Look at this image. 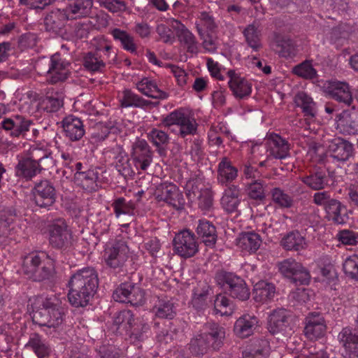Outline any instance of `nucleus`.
Wrapping results in <instances>:
<instances>
[{
  "instance_id": "nucleus-1",
  "label": "nucleus",
  "mask_w": 358,
  "mask_h": 358,
  "mask_svg": "<svg viewBox=\"0 0 358 358\" xmlns=\"http://www.w3.org/2000/svg\"><path fill=\"white\" fill-rule=\"evenodd\" d=\"M68 299L76 308L90 304L99 287L98 273L93 267H85L73 274L68 283Z\"/></svg>"
},
{
  "instance_id": "nucleus-2",
  "label": "nucleus",
  "mask_w": 358,
  "mask_h": 358,
  "mask_svg": "<svg viewBox=\"0 0 358 358\" xmlns=\"http://www.w3.org/2000/svg\"><path fill=\"white\" fill-rule=\"evenodd\" d=\"M62 302L55 295L41 299L40 306L33 311L32 321L40 327L55 328L64 320Z\"/></svg>"
},
{
  "instance_id": "nucleus-3",
  "label": "nucleus",
  "mask_w": 358,
  "mask_h": 358,
  "mask_svg": "<svg viewBox=\"0 0 358 358\" xmlns=\"http://www.w3.org/2000/svg\"><path fill=\"white\" fill-rule=\"evenodd\" d=\"M214 279L225 294L240 301H246L250 298L248 286L245 280L236 273L219 269L216 271Z\"/></svg>"
},
{
  "instance_id": "nucleus-4",
  "label": "nucleus",
  "mask_w": 358,
  "mask_h": 358,
  "mask_svg": "<svg viewBox=\"0 0 358 358\" xmlns=\"http://www.w3.org/2000/svg\"><path fill=\"white\" fill-rule=\"evenodd\" d=\"M0 124L1 128L13 138L22 137L31 141L39 134V131L34 127V121L21 115L5 117Z\"/></svg>"
},
{
  "instance_id": "nucleus-5",
  "label": "nucleus",
  "mask_w": 358,
  "mask_h": 358,
  "mask_svg": "<svg viewBox=\"0 0 358 358\" xmlns=\"http://www.w3.org/2000/svg\"><path fill=\"white\" fill-rule=\"evenodd\" d=\"M22 271L34 281L42 282L53 278L55 268L52 263L45 262L38 254L32 253L24 259Z\"/></svg>"
},
{
  "instance_id": "nucleus-6",
  "label": "nucleus",
  "mask_w": 358,
  "mask_h": 358,
  "mask_svg": "<svg viewBox=\"0 0 358 358\" xmlns=\"http://www.w3.org/2000/svg\"><path fill=\"white\" fill-rule=\"evenodd\" d=\"M48 235L49 244L55 249L66 250L73 244L72 231L63 219L56 220L48 225Z\"/></svg>"
},
{
  "instance_id": "nucleus-7",
  "label": "nucleus",
  "mask_w": 358,
  "mask_h": 358,
  "mask_svg": "<svg viewBox=\"0 0 358 358\" xmlns=\"http://www.w3.org/2000/svg\"><path fill=\"white\" fill-rule=\"evenodd\" d=\"M159 125L170 128L173 125L178 127L177 134L182 138L194 135L197 131V123L194 118L185 113L182 109L176 110L164 117Z\"/></svg>"
},
{
  "instance_id": "nucleus-8",
  "label": "nucleus",
  "mask_w": 358,
  "mask_h": 358,
  "mask_svg": "<svg viewBox=\"0 0 358 358\" xmlns=\"http://www.w3.org/2000/svg\"><path fill=\"white\" fill-rule=\"evenodd\" d=\"M31 194L34 204L47 210L55 205L57 198V192L54 182L48 179L36 182L31 189Z\"/></svg>"
},
{
  "instance_id": "nucleus-9",
  "label": "nucleus",
  "mask_w": 358,
  "mask_h": 358,
  "mask_svg": "<svg viewBox=\"0 0 358 358\" xmlns=\"http://www.w3.org/2000/svg\"><path fill=\"white\" fill-rule=\"evenodd\" d=\"M129 256V248L126 241L116 239L104 250L103 259L106 264L114 270L122 268Z\"/></svg>"
},
{
  "instance_id": "nucleus-10",
  "label": "nucleus",
  "mask_w": 358,
  "mask_h": 358,
  "mask_svg": "<svg viewBox=\"0 0 358 358\" xmlns=\"http://www.w3.org/2000/svg\"><path fill=\"white\" fill-rule=\"evenodd\" d=\"M175 252L185 259L194 257L199 252L196 235L188 229L176 234L173 241Z\"/></svg>"
},
{
  "instance_id": "nucleus-11",
  "label": "nucleus",
  "mask_w": 358,
  "mask_h": 358,
  "mask_svg": "<svg viewBox=\"0 0 358 358\" xmlns=\"http://www.w3.org/2000/svg\"><path fill=\"white\" fill-rule=\"evenodd\" d=\"M155 198L159 201H164L177 210L184 209L185 200L179 188L173 183L159 184L155 190Z\"/></svg>"
},
{
  "instance_id": "nucleus-12",
  "label": "nucleus",
  "mask_w": 358,
  "mask_h": 358,
  "mask_svg": "<svg viewBox=\"0 0 358 358\" xmlns=\"http://www.w3.org/2000/svg\"><path fill=\"white\" fill-rule=\"evenodd\" d=\"M322 90L324 93L331 99L347 106L353 102L352 92L349 84L345 81L331 79L326 81Z\"/></svg>"
},
{
  "instance_id": "nucleus-13",
  "label": "nucleus",
  "mask_w": 358,
  "mask_h": 358,
  "mask_svg": "<svg viewBox=\"0 0 358 358\" xmlns=\"http://www.w3.org/2000/svg\"><path fill=\"white\" fill-rule=\"evenodd\" d=\"M268 329L272 334L280 333L285 336H290L294 333L291 311L285 308L273 310L269 315Z\"/></svg>"
},
{
  "instance_id": "nucleus-14",
  "label": "nucleus",
  "mask_w": 358,
  "mask_h": 358,
  "mask_svg": "<svg viewBox=\"0 0 358 358\" xmlns=\"http://www.w3.org/2000/svg\"><path fill=\"white\" fill-rule=\"evenodd\" d=\"M279 270L285 277L296 285H307L310 282L308 271L301 263L293 259L284 260L280 264Z\"/></svg>"
},
{
  "instance_id": "nucleus-15",
  "label": "nucleus",
  "mask_w": 358,
  "mask_h": 358,
  "mask_svg": "<svg viewBox=\"0 0 358 358\" xmlns=\"http://www.w3.org/2000/svg\"><path fill=\"white\" fill-rule=\"evenodd\" d=\"M131 159L137 169L145 171L151 164L153 152L144 139H137L132 145Z\"/></svg>"
},
{
  "instance_id": "nucleus-16",
  "label": "nucleus",
  "mask_w": 358,
  "mask_h": 358,
  "mask_svg": "<svg viewBox=\"0 0 358 358\" xmlns=\"http://www.w3.org/2000/svg\"><path fill=\"white\" fill-rule=\"evenodd\" d=\"M327 324L320 313L310 312L305 318L304 334L310 340H317L326 333Z\"/></svg>"
},
{
  "instance_id": "nucleus-17",
  "label": "nucleus",
  "mask_w": 358,
  "mask_h": 358,
  "mask_svg": "<svg viewBox=\"0 0 358 358\" xmlns=\"http://www.w3.org/2000/svg\"><path fill=\"white\" fill-rule=\"evenodd\" d=\"M227 74L229 78V87L236 98L243 99L251 94L252 85L248 80L233 69L229 70Z\"/></svg>"
},
{
  "instance_id": "nucleus-18",
  "label": "nucleus",
  "mask_w": 358,
  "mask_h": 358,
  "mask_svg": "<svg viewBox=\"0 0 358 358\" xmlns=\"http://www.w3.org/2000/svg\"><path fill=\"white\" fill-rule=\"evenodd\" d=\"M71 18L64 8L52 10L44 18L45 31L55 34H62L66 23Z\"/></svg>"
},
{
  "instance_id": "nucleus-19",
  "label": "nucleus",
  "mask_w": 358,
  "mask_h": 358,
  "mask_svg": "<svg viewBox=\"0 0 358 358\" xmlns=\"http://www.w3.org/2000/svg\"><path fill=\"white\" fill-rule=\"evenodd\" d=\"M328 152L330 157L336 161L344 162L353 156L354 146L348 141L336 138L330 141Z\"/></svg>"
},
{
  "instance_id": "nucleus-20",
  "label": "nucleus",
  "mask_w": 358,
  "mask_h": 358,
  "mask_svg": "<svg viewBox=\"0 0 358 358\" xmlns=\"http://www.w3.org/2000/svg\"><path fill=\"white\" fill-rule=\"evenodd\" d=\"M266 141L269 152L268 157L282 159L289 156V144L286 139L277 134L269 133L266 135Z\"/></svg>"
},
{
  "instance_id": "nucleus-21",
  "label": "nucleus",
  "mask_w": 358,
  "mask_h": 358,
  "mask_svg": "<svg viewBox=\"0 0 358 358\" xmlns=\"http://www.w3.org/2000/svg\"><path fill=\"white\" fill-rule=\"evenodd\" d=\"M195 231L198 238L208 248H213L217 241V232L213 222L206 219L198 221Z\"/></svg>"
},
{
  "instance_id": "nucleus-22",
  "label": "nucleus",
  "mask_w": 358,
  "mask_h": 358,
  "mask_svg": "<svg viewBox=\"0 0 358 358\" xmlns=\"http://www.w3.org/2000/svg\"><path fill=\"white\" fill-rule=\"evenodd\" d=\"M259 322L258 317L255 315L244 314L235 322L234 332L241 338H248L257 329Z\"/></svg>"
},
{
  "instance_id": "nucleus-23",
  "label": "nucleus",
  "mask_w": 358,
  "mask_h": 358,
  "mask_svg": "<svg viewBox=\"0 0 358 358\" xmlns=\"http://www.w3.org/2000/svg\"><path fill=\"white\" fill-rule=\"evenodd\" d=\"M202 334L207 338L213 350H219L224 344L225 329L215 322H207L203 326Z\"/></svg>"
},
{
  "instance_id": "nucleus-24",
  "label": "nucleus",
  "mask_w": 358,
  "mask_h": 358,
  "mask_svg": "<svg viewBox=\"0 0 358 358\" xmlns=\"http://www.w3.org/2000/svg\"><path fill=\"white\" fill-rule=\"evenodd\" d=\"M337 127L340 131L344 134L355 135L358 134V111L355 110H345L339 115L337 120Z\"/></svg>"
},
{
  "instance_id": "nucleus-25",
  "label": "nucleus",
  "mask_w": 358,
  "mask_h": 358,
  "mask_svg": "<svg viewBox=\"0 0 358 358\" xmlns=\"http://www.w3.org/2000/svg\"><path fill=\"white\" fill-rule=\"evenodd\" d=\"M68 65L69 63L62 61L59 55H52L47 71L49 82L55 84L58 82L64 81L69 74Z\"/></svg>"
},
{
  "instance_id": "nucleus-26",
  "label": "nucleus",
  "mask_w": 358,
  "mask_h": 358,
  "mask_svg": "<svg viewBox=\"0 0 358 358\" xmlns=\"http://www.w3.org/2000/svg\"><path fill=\"white\" fill-rule=\"evenodd\" d=\"M100 171L101 169L94 167L89 169L84 172H78L74 174L76 182L83 189L92 192L98 189V182L100 181Z\"/></svg>"
},
{
  "instance_id": "nucleus-27",
  "label": "nucleus",
  "mask_w": 358,
  "mask_h": 358,
  "mask_svg": "<svg viewBox=\"0 0 358 358\" xmlns=\"http://www.w3.org/2000/svg\"><path fill=\"white\" fill-rule=\"evenodd\" d=\"M324 210L325 218L335 224H344L348 219L346 206L336 199L331 200Z\"/></svg>"
},
{
  "instance_id": "nucleus-28",
  "label": "nucleus",
  "mask_w": 358,
  "mask_h": 358,
  "mask_svg": "<svg viewBox=\"0 0 358 358\" xmlns=\"http://www.w3.org/2000/svg\"><path fill=\"white\" fill-rule=\"evenodd\" d=\"M62 127L66 136L72 141L80 140L85 134L83 122L73 115H69L63 120Z\"/></svg>"
},
{
  "instance_id": "nucleus-29",
  "label": "nucleus",
  "mask_w": 358,
  "mask_h": 358,
  "mask_svg": "<svg viewBox=\"0 0 358 358\" xmlns=\"http://www.w3.org/2000/svg\"><path fill=\"white\" fill-rule=\"evenodd\" d=\"M239 196L240 190L237 186L234 185L229 186L221 198V205L224 210L229 213L237 212L241 203Z\"/></svg>"
},
{
  "instance_id": "nucleus-30",
  "label": "nucleus",
  "mask_w": 358,
  "mask_h": 358,
  "mask_svg": "<svg viewBox=\"0 0 358 358\" xmlns=\"http://www.w3.org/2000/svg\"><path fill=\"white\" fill-rule=\"evenodd\" d=\"M15 174L20 178L31 180L38 174L36 162L28 156L21 157L15 166Z\"/></svg>"
},
{
  "instance_id": "nucleus-31",
  "label": "nucleus",
  "mask_w": 358,
  "mask_h": 358,
  "mask_svg": "<svg viewBox=\"0 0 358 358\" xmlns=\"http://www.w3.org/2000/svg\"><path fill=\"white\" fill-rule=\"evenodd\" d=\"M137 89L144 95L156 99H166L169 94L161 90L156 82L150 80L148 78H143L136 83Z\"/></svg>"
},
{
  "instance_id": "nucleus-32",
  "label": "nucleus",
  "mask_w": 358,
  "mask_h": 358,
  "mask_svg": "<svg viewBox=\"0 0 358 358\" xmlns=\"http://www.w3.org/2000/svg\"><path fill=\"white\" fill-rule=\"evenodd\" d=\"M178 24L176 36L178 41L187 48V51L196 55L199 52L198 42L194 35L182 24L176 21Z\"/></svg>"
},
{
  "instance_id": "nucleus-33",
  "label": "nucleus",
  "mask_w": 358,
  "mask_h": 358,
  "mask_svg": "<svg viewBox=\"0 0 358 358\" xmlns=\"http://www.w3.org/2000/svg\"><path fill=\"white\" fill-rule=\"evenodd\" d=\"M152 312L158 318L172 320L176 315L177 309L171 300L158 298L152 308Z\"/></svg>"
},
{
  "instance_id": "nucleus-34",
  "label": "nucleus",
  "mask_w": 358,
  "mask_h": 358,
  "mask_svg": "<svg viewBox=\"0 0 358 358\" xmlns=\"http://www.w3.org/2000/svg\"><path fill=\"white\" fill-rule=\"evenodd\" d=\"M286 250L300 251L307 248V242L299 231H292L286 234L280 241Z\"/></svg>"
},
{
  "instance_id": "nucleus-35",
  "label": "nucleus",
  "mask_w": 358,
  "mask_h": 358,
  "mask_svg": "<svg viewBox=\"0 0 358 358\" xmlns=\"http://www.w3.org/2000/svg\"><path fill=\"white\" fill-rule=\"evenodd\" d=\"M93 6V0H71L64 8L71 20L88 15Z\"/></svg>"
},
{
  "instance_id": "nucleus-36",
  "label": "nucleus",
  "mask_w": 358,
  "mask_h": 358,
  "mask_svg": "<svg viewBox=\"0 0 358 358\" xmlns=\"http://www.w3.org/2000/svg\"><path fill=\"white\" fill-rule=\"evenodd\" d=\"M339 343L344 348L343 354L358 352V334L350 328H343L338 335Z\"/></svg>"
},
{
  "instance_id": "nucleus-37",
  "label": "nucleus",
  "mask_w": 358,
  "mask_h": 358,
  "mask_svg": "<svg viewBox=\"0 0 358 358\" xmlns=\"http://www.w3.org/2000/svg\"><path fill=\"white\" fill-rule=\"evenodd\" d=\"M212 294L210 287L206 283H203L193 289L191 303L193 308L197 310H204L208 306V299Z\"/></svg>"
},
{
  "instance_id": "nucleus-38",
  "label": "nucleus",
  "mask_w": 358,
  "mask_h": 358,
  "mask_svg": "<svg viewBox=\"0 0 358 358\" xmlns=\"http://www.w3.org/2000/svg\"><path fill=\"white\" fill-rule=\"evenodd\" d=\"M275 293V287L266 280L257 282L253 288V299L257 302L264 303L271 300Z\"/></svg>"
},
{
  "instance_id": "nucleus-39",
  "label": "nucleus",
  "mask_w": 358,
  "mask_h": 358,
  "mask_svg": "<svg viewBox=\"0 0 358 358\" xmlns=\"http://www.w3.org/2000/svg\"><path fill=\"white\" fill-rule=\"evenodd\" d=\"M261 243L260 236L254 231L241 233L236 239L237 246L250 252H255L259 248Z\"/></svg>"
},
{
  "instance_id": "nucleus-40",
  "label": "nucleus",
  "mask_w": 358,
  "mask_h": 358,
  "mask_svg": "<svg viewBox=\"0 0 358 358\" xmlns=\"http://www.w3.org/2000/svg\"><path fill=\"white\" fill-rule=\"evenodd\" d=\"M148 139L156 148L160 156L166 155V148L169 143V134L157 128H152L148 134Z\"/></svg>"
},
{
  "instance_id": "nucleus-41",
  "label": "nucleus",
  "mask_w": 358,
  "mask_h": 358,
  "mask_svg": "<svg viewBox=\"0 0 358 358\" xmlns=\"http://www.w3.org/2000/svg\"><path fill=\"white\" fill-rule=\"evenodd\" d=\"M271 45L272 50L281 57L291 58L295 55V47L288 38L276 36Z\"/></svg>"
},
{
  "instance_id": "nucleus-42",
  "label": "nucleus",
  "mask_w": 358,
  "mask_h": 358,
  "mask_svg": "<svg viewBox=\"0 0 358 358\" xmlns=\"http://www.w3.org/2000/svg\"><path fill=\"white\" fill-rule=\"evenodd\" d=\"M149 329V325L143 320L137 318L126 331V339L136 344L144 340V334Z\"/></svg>"
},
{
  "instance_id": "nucleus-43",
  "label": "nucleus",
  "mask_w": 358,
  "mask_h": 358,
  "mask_svg": "<svg viewBox=\"0 0 358 358\" xmlns=\"http://www.w3.org/2000/svg\"><path fill=\"white\" fill-rule=\"evenodd\" d=\"M114 40L119 42L122 48L132 54L138 55L137 46L134 38L127 31L119 28H114L110 31Z\"/></svg>"
},
{
  "instance_id": "nucleus-44",
  "label": "nucleus",
  "mask_w": 358,
  "mask_h": 358,
  "mask_svg": "<svg viewBox=\"0 0 358 358\" xmlns=\"http://www.w3.org/2000/svg\"><path fill=\"white\" fill-rule=\"evenodd\" d=\"M120 102L121 106L123 108H146L150 105L156 106L159 103L158 102L153 103L150 101L145 100L141 96L134 94L131 90H124L123 91V96Z\"/></svg>"
},
{
  "instance_id": "nucleus-45",
  "label": "nucleus",
  "mask_w": 358,
  "mask_h": 358,
  "mask_svg": "<svg viewBox=\"0 0 358 358\" xmlns=\"http://www.w3.org/2000/svg\"><path fill=\"white\" fill-rule=\"evenodd\" d=\"M25 348L33 350L38 358H44L48 356L50 353V348L47 343L41 335L35 332L30 334Z\"/></svg>"
},
{
  "instance_id": "nucleus-46",
  "label": "nucleus",
  "mask_w": 358,
  "mask_h": 358,
  "mask_svg": "<svg viewBox=\"0 0 358 358\" xmlns=\"http://www.w3.org/2000/svg\"><path fill=\"white\" fill-rule=\"evenodd\" d=\"M245 42L253 51H258L262 46L261 43V32L259 30V24L254 22L248 24L243 31Z\"/></svg>"
},
{
  "instance_id": "nucleus-47",
  "label": "nucleus",
  "mask_w": 358,
  "mask_h": 358,
  "mask_svg": "<svg viewBox=\"0 0 358 358\" xmlns=\"http://www.w3.org/2000/svg\"><path fill=\"white\" fill-rule=\"evenodd\" d=\"M238 175V170L233 166L227 157H223L218 164L217 179L221 183H227L235 180Z\"/></svg>"
},
{
  "instance_id": "nucleus-48",
  "label": "nucleus",
  "mask_w": 358,
  "mask_h": 358,
  "mask_svg": "<svg viewBox=\"0 0 358 358\" xmlns=\"http://www.w3.org/2000/svg\"><path fill=\"white\" fill-rule=\"evenodd\" d=\"M301 180L313 190H321L327 186L326 172L320 169L301 177Z\"/></svg>"
},
{
  "instance_id": "nucleus-49",
  "label": "nucleus",
  "mask_w": 358,
  "mask_h": 358,
  "mask_svg": "<svg viewBox=\"0 0 358 358\" xmlns=\"http://www.w3.org/2000/svg\"><path fill=\"white\" fill-rule=\"evenodd\" d=\"M195 25L200 38H203V33H206L203 28L207 33H214L217 28L213 16L206 11L200 13Z\"/></svg>"
},
{
  "instance_id": "nucleus-50",
  "label": "nucleus",
  "mask_w": 358,
  "mask_h": 358,
  "mask_svg": "<svg viewBox=\"0 0 358 358\" xmlns=\"http://www.w3.org/2000/svg\"><path fill=\"white\" fill-rule=\"evenodd\" d=\"M294 103L300 107L304 116L313 117L315 115V103L305 92H299L294 96Z\"/></svg>"
},
{
  "instance_id": "nucleus-51",
  "label": "nucleus",
  "mask_w": 358,
  "mask_h": 358,
  "mask_svg": "<svg viewBox=\"0 0 358 358\" xmlns=\"http://www.w3.org/2000/svg\"><path fill=\"white\" fill-rule=\"evenodd\" d=\"M120 131L116 124L112 122H108L105 124L102 122H99L96 124L94 131L92 134V138L94 140L95 142H101L103 141L109 135V134H117Z\"/></svg>"
},
{
  "instance_id": "nucleus-52",
  "label": "nucleus",
  "mask_w": 358,
  "mask_h": 358,
  "mask_svg": "<svg viewBox=\"0 0 358 358\" xmlns=\"http://www.w3.org/2000/svg\"><path fill=\"white\" fill-rule=\"evenodd\" d=\"M85 69L90 72H103L106 63L101 59L97 52H89L83 57Z\"/></svg>"
},
{
  "instance_id": "nucleus-53",
  "label": "nucleus",
  "mask_w": 358,
  "mask_h": 358,
  "mask_svg": "<svg viewBox=\"0 0 358 358\" xmlns=\"http://www.w3.org/2000/svg\"><path fill=\"white\" fill-rule=\"evenodd\" d=\"M188 345L190 353L194 356L203 355L211 348L210 344H208L207 338L202 333L192 338Z\"/></svg>"
},
{
  "instance_id": "nucleus-54",
  "label": "nucleus",
  "mask_w": 358,
  "mask_h": 358,
  "mask_svg": "<svg viewBox=\"0 0 358 358\" xmlns=\"http://www.w3.org/2000/svg\"><path fill=\"white\" fill-rule=\"evenodd\" d=\"M266 187L265 181L262 180H255L252 182L247 184L245 191L250 199L262 201L266 198Z\"/></svg>"
},
{
  "instance_id": "nucleus-55",
  "label": "nucleus",
  "mask_w": 358,
  "mask_h": 358,
  "mask_svg": "<svg viewBox=\"0 0 358 358\" xmlns=\"http://www.w3.org/2000/svg\"><path fill=\"white\" fill-rule=\"evenodd\" d=\"M137 318L135 317L134 314L130 310H123L117 313L114 317L113 324L117 328H122L126 331Z\"/></svg>"
},
{
  "instance_id": "nucleus-56",
  "label": "nucleus",
  "mask_w": 358,
  "mask_h": 358,
  "mask_svg": "<svg viewBox=\"0 0 358 358\" xmlns=\"http://www.w3.org/2000/svg\"><path fill=\"white\" fill-rule=\"evenodd\" d=\"M116 217L121 215H133L135 206L133 202L127 201L124 197H119L112 203Z\"/></svg>"
},
{
  "instance_id": "nucleus-57",
  "label": "nucleus",
  "mask_w": 358,
  "mask_h": 358,
  "mask_svg": "<svg viewBox=\"0 0 358 358\" xmlns=\"http://www.w3.org/2000/svg\"><path fill=\"white\" fill-rule=\"evenodd\" d=\"M115 167L117 171L124 178L131 176L134 173L129 164V159L127 154L120 150L116 157Z\"/></svg>"
},
{
  "instance_id": "nucleus-58",
  "label": "nucleus",
  "mask_w": 358,
  "mask_h": 358,
  "mask_svg": "<svg viewBox=\"0 0 358 358\" xmlns=\"http://www.w3.org/2000/svg\"><path fill=\"white\" fill-rule=\"evenodd\" d=\"M129 294L127 296V303H130L133 306H139L144 304L145 301V291L133 282H131L129 287Z\"/></svg>"
},
{
  "instance_id": "nucleus-59",
  "label": "nucleus",
  "mask_w": 358,
  "mask_h": 358,
  "mask_svg": "<svg viewBox=\"0 0 358 358\" xmlns=\"http://www.w3.org/2000/svg\"><path fill=\"white\" fill-rule=\"evenodd\" d=\"M273 201L281 208H289L293 204L292 198L279 187H275L271 190Z\"/></svg>"
},
{
  "instance_id": "nucleus-60",
  "label": "nucleus",
  "mask_w": 358,
  "mask_h": 358,
  "mask_svg": "<svg viewBox=\"0 0 358 358\" xmlns=\"http://www.w3.org/2000/svg\"><path fill=\"white\" fill-rule=\"evenodd\" d=\"M343 267L347 276L358 280V255L348 257L344 262Z\"/></svg>"
},
{
  "instance_id": "nucleus-61",
  "label": "nucleus",
  "mask_w": 358,
  "mask_h": 358,
  "mask_svg": "<svg viewBox=\"0 0 358 358\" xmlns=\"http://www.w3.org/2000/svg\"><path fill=\"white\" fill-rule=\"evenodd\" d=\"M293 73L306 79H312L317 75L316 70L309 62H303L293 69Z\"/></svg>"
},
{
  "instance_id": "nucleus-62",
  "label": "nucleus",
  "mask_w": 358,
  "mask_h": 358,
  "mask_svg": "<svg viewBox=\"0 0 358 358\" xmlns=\"http://www.w3.org/2000/svg\"><path fill=\"white\" fill-rule=\"evenodd\" d=\"M42 105L48 113H55L63 106V100L57 94L47 95L42 101Z\"/></svg>"
},
{
  "instance_id": "nucleus-63",
  "label": "nucleus",
  "mask_w": 358,
  "mask_h": 358,
  "mask_svg": "<svg viewBox=\"0 0 358 358\" xmlns=\"http://www.w3.org/2000/svg\"><path fill=\"white\" fill-rule=\"evenodd\" d=\"M199 207L204 211H208L213 207V192L208 189H202L198 198Z\"/></svg>"
},
{
  "instance_id": "nucleus-64",
  "label": "nucleus",
  "mask_w": 358,
  "mask_h": 358,
  "mask_svg": "<svg viewBox=\"0 0 358 358\" xmlns=\"http://www.w3.org/2000/svg\"><path fill=\"white\" fill-rule=\"evenodd\" d=\"M338 239L344 245H355L358 243V234L350 230H342L337 234Z\"/></svg>"
}]
</instances>
